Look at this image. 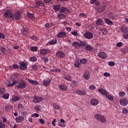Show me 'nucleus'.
Here are the masks:
<instances>
[{
  "label": "nucleus",
  "mask_w": 128,
  "mask_h": 128,
  "mask_svg": "<svg viewBox=\"0 0 128 128\" xmlns=\"http://www.w3.org/2000/svg\"><path fill=\"white\" fill-rule=\"evenodd\" d=\"M22 12L18 11L14 13V14L12 11L7 10L3 14V16L4 18H8V21L10 20L12 22V20H14V18L16 20H18L20 18V16H22Z\"/></svg>",
  "instance_id": "nucleus-1"
},
{
  "label": "nucleus",
  "mask_w": 128,
  "mask_h": 128,
  "mask_svg": "<svg viewBox=\"0 0 128 128\" xmlns=\"http://www.w3.org/2000/svg\"><path fill=\"white\" fill-rule=\"evenodd\" d=\"M94 118L97 120H100L101 122L104 124L106 122V117L102 115H100V114H96L94 115Z\"/></svg>",
  "instance_id": "nucleus-2"
},
{
  "label": "nucleus",
  "mask_w": 128,
  "mask_h": 128,
  "mask_svg": "<svg viewBox=\"0 0 128 128\" xmlns=\"http://www.w3.org/2000/svg\"><path fill=\"white\" fill-rule=\"evenodd\" d=\"M16 86L18 88L24 90V88H26V84L24 80H22L18 82V84L16 85Z\"/></svg>",
  "instance_id": "nucleus-3"
},
{
  "label": "nucleus",
  "mask_w": 128,
  "mask_h": 128,
  "mask_svg": "<svg viewBox=\"0 0 128 128\" xmlns=\"http://www.w3.org/2000/svg\"><path fill=\"white\" fill-rule=\"evenodd\" d=\"M52 82V80L50 78H46L43 80L42 84L44 86H48Z\"/></svg>",
  "instance_id": "nucleus-4"
},
{
  "label": "nucleus",
  "mask_w": 128,
  "mask_h": 128,
  "mask_svg": "<svg viewBox=\"0 0 128 128\" xmlns=\"http://www.w3.org/2000/svg\"><path fill=\"white\" fill-rule=\"evenodd\" d=\"M36 7L37 8H44L46 6V4H44V3L42 1L40 0H36Z\"/></svg>",
  "instance_id": "nucleus-5"
},
{
  "label": "nucleus",
  "mask_w": 128,
  "mask_h": 128,
  "mask_svg": "<svg viewBox=\"0 0 128 128\" xmlns=\"http://www.w3.org/2000/svg\"><path fill=\"white\" fill-rule=\"evenodd\" d=\"M84 38H88V40H92L94 38V34L91 32H86L84 34Z\"/></svg>",
  "instance_id": "nucleus-6"
},
{
  "label": "nucleus",
  "mask_w": 128,
  "mask_h": 128,
  "mask_svg": "<svg viewBox=\"0 0 128 128\" xmlns=\"http://www.w3.org/2000/svg\"><path fill=\"white\" fill-rule=\"evenodd\" d=\"M19 64L20 65V66H19V68L21 70H26L28 68L26 66V63L25 62L22 61L20 62H19Z\"/></svg>",
  "instance_id": "nucleus-7"
},
{
  "label": "nucleus",
  "mask_w": 128,
  "mask_h": 128,
  "mask_svg": "<svg viewBox=\"0 0 128 128\" xmlns=\"http://www.w3.org/2000/svg\"><path fill=\"white\" fill-rule=\"evenodd\" d=\"M98 56H99V58H100L102 60H106V56H108V55L106 52H98Z\"/></svg>",
  "instance_id": "nucleus-8"
},
{
  "label": "nucleus",
  "mask_w": 128,
  "mask_h": 128,
  "mask_svg": "<svg viewBox=\"0 0 128 128\" xmlns=\"http://www.w3.org/2000/svg\"><path fill=\"white\" fill-rule=\"evenodd\" d=\"M56 56L62 60V58H64L66 56V54L62 51H59L56 52Z\"/></svg>",
  "instance_id": "nucleus-9"
},
{
  "label": "nucleus",
  "mask_w": 128,
  "mask_h": 128,
  "mask_svg": "<svg viewBox=\"0 0 128 128\" xmlns=\"http://www.w3.org/2000/svg\"><path fill=\"white\" fill-rule=\"evenodd\" d=\"M40 52L42 56H46V54L50 52V50L48 49H42L40 50Z\"/></svg>",
  "instance_id": "nucleus-10"
},
{
  "label": "nucleus",
  "mask_w": 128,
  "mask_h": 128,
  "mask_svg": "<svg viewBox=\"0 0 128 128\" xmlns=\"http://www.w3.org/2000/svg\"><path fill=\"white\" fill-rule=\"evenodd\" d=\"M42 97H38V96H34V98L32 100L33 102H34L35 104H38V102H40L42 100Z\"/></svg>",
  "instance_id": "nucleus-11"
},
{
  "label": "nucleus",
  "mask_w": 128,
  "mask_h": 128,
  "mask_svg": "<svg viewBox=\"0 0 128 128\" xmlns=\"http://www.w3.org/2000/svg\"><path fill=\"white\" fill-rule=\"evenodd\" d=\"M57 36L59 38H64L66 36V33L64 32H60L57 34Z\"/></svg>",
  "instance_id": "nucleus-12"
},
{
  "label": "nucleus",
  "mask_w": 128,
  "mask_h": 128,
  "mask_svg": "<svg viewBox=\"0 0 128 128\" xmlns=\"http://www.w3.org/2000/svg\"><path fill=\"white\" fill-rule=\"evenodd\" d=\"M120 104L121 106H128V100L125 98H122L120 100Z\"/></svg>",
  "instance_id": "nucleus-13"
},
{
  "label": "nucleus",
  "mask_w": 128,
  "mask_h": 128,
  "mask_svg": "<svg viewBox=\"0 0 128 128\" xmlns=\"http://www.w3.org/2000/svg\"><path fill=\"white\" fill-rule=\"evenodd\" d=\"M90 78V74L88 71H85L84 74V78L86 80H88Z\"/></svg>",
  "instance_id": "nucleus-14"
},
{
  "label": "nucleus",
  "mask_w": 128,
  "mask_h": 128,
  "mask_svg": "<svg viewBox=\"0 0 128 128\" xmlns=\"http://www.w3.org/2000/svg\"><path fill=\"white\" fill-rule=\"evenodd\" d=\"M72 46L75 48H77V49L80 48V42H73L72 44Z\"/></svg>",
  "instance_id": "nucleus-15"
},
{
  "label": "nucleus",
  "mask_w": 128,
  "mask_h": 128,
  "mask_svg": "<svg viewBox=\"0 0 128 128\" xmlns=\"http://www.w3.org/2000/svg\"><path fill=\"white\" fill-rule=\"evenodd\" d=\"M106 6L102 5L98 8L97 10L98 12H102L106 10Z\"/></svg>",
  "instance_id": "nucleus-16"
},
{
  "label": "nucleus",
  "mask_w": 128,
  "mask_h": 128,
  "mask_svg": "<svg viewBox=\"0 0 128 128\" xmlns=\"http://www.w3.org/2000/svg\"><path fill=\"white\" fill-rule=\"evenodd\" d=\"M24 120V118L22 116H18L16 118V121L17 124H20V122H22Z\"/></svg>",
  "instance_id": "nucleus-17"
},
{
  "label": "nucleus",
  "mask_w": 128,
  "mask_h": 128,
  "mask_svg": "<svg viewBox=\"0 0 128 128\" xmlns=\"http://www.w3.org/2000/svg\"><path fill=\"white\" fill-rule=\"evenodd\" d=\"M90 4H94L96 6H98L100 4V2L98 0H90Z\"/></svg>",
  "instance_id": "nucleus-18"
},
{
  "label": "nucleus",
  "mask_w": 128,
  "mask_h": 128,
  "mask_svg": "<svg viewBox=\"0 0 128 128\" xmlns=\"http://www.w3.org/2000/svg\"><path fill=\"white\" fill-rule=\"evenodd\" d=\"M76 94H79V96H85L86 94V92L84 90H77L76 91Z\"/></svg>",
  "instance_id": "nucleus-19"
},
{
  "label": "nucleus",
  "mask_w": 128,
  "mask_h": 128,
  "mask_svg": "<svg viewBox=\"0 0 128 128\" xmlns=\"http://www.w3.org/2000/svg\"><path fill=\"white\" fill-rule=\"evenodd\" d=\"M28 82L29 84H33L34 86H38L40 84V83L38 81L32 79L28 80Z\"/></svg>",
  "instance_id": "nucleus-20"
},
{
  "label": "nucleus",
  "mask_w": 128,
  "mask_h": 128,
  "mask_svg": "<svg viewBox=\"0 0 128 128\" xmlns=\"http://www.w3.org/2000/svg\"><path fill=\"white\" fill-rule=\"evenodd\" d=\"M60 12H65V14H70V10L66 7L60 8Z\"/></svg>",
  "instance_id": "nucleus-21"
},
{
  "label": "nucleus",
  "mask_w": 128,
  "mask_h": 128,
  "mask_svg": "<svg viewBox=\"0 0 128 128\" xmlns=\"http://www.w3.org/2000/svg\"><path fill=\"white\" fill-rule=\"evenodd\" d=\"M90 104L92 106H98V100L96 98H92L90 100Z\"/></svg>",
  "instance_id": "nucleus-22"
},
{
  "label": "nucleus",
  "mask_w": 128,
  "mask_h": 128,
  "mask_svg": "<svg viewBox=\"0 0 128 128\" xmlns=\"http://www.w3.org/2000/svg\"><path fill=\"white\" fill-rule=\"evenodd\" d=\"M96 24L99 26H102L104 24V20L98 18L96 21Z\"/></svg>",
  "instance_id": "nucleus-23"
},
{
  "label": "nucleus",
  "mask_w": 128,
  "mask_h": 128,
  "mask_svg": "<svg viewBox=\"0 0 128 128\" xmlns=\"http://www.w3.org/2000/svg\"><path fill=\"white\" fill-rule=\"evenodd\" d=\"M20 100V98L17 96H13L12 98L11 99L12 102H18Z\"/></svg>",
  "instance_id": "nucleus-24"
},
{
  "label": "nucleus",
  "mask_w": 128,
  "mask_h": 128,
  "mask_svg": "<svg viewBox=\"0 0 128 128\" xmlns=\"http://www.w3.org/2000/svg\"><path fill=\"white\" fill-rule=\"evenodd\" d=\"M59 88L61 90H68V87L64 85V84H61L58 86Z\"/></svg>",
  "instance_id": "nucleus-25"
},
{
  "label": "nucleus",
  "mask_w": 128,
  "mask_h": 128,
  "mask_svg": "<svg viewBox=\"0 0 128 128\" xmlns=\"http://www.w3.org/2000/svg\"><path fill=\"white\" fill-rule=\"evenodd\" d=\"M121 32H128V27L126 26H123L120 28Z\"/></svg>",
  "instance_id": "nucleus-26"
},
{
  "label": "nucleus",
  "mask_w": 128,
  "mask_h": 128,
  "mask_svg": "<svg viewBox=\"0 0 128 128\" xmlns=\"http://www.w3.org/2000/svg\"><path fill=\"white\" fill-rule=\"evenodd\" d=\"M99 34L100 36H104L106 34V30L104 28L100 29L99 30Z\"/></svg>",
  "instance_id": "nucleus-27"
},
{
  "label": "nucleus",
  "mask_w": 128,
  "mask_h": 128,
  "mask_svg": "<svg viewBox=\"0 0 128 128\" xmlns=\"http://www.w3.org/2000/svg\"><path fill=\"white\" fill-rule=\"evenodd\" d=\"M63 78H64V80L68 82H72V77L69 75L66 74L63 76Z\"/></svg>",
  "instance_id": "nucleus-28"
},
{
  "label": "nucleus",
  "mask_w": 128,
  "mask_h": 128,
  "mask_svg": "<svg viewBox=\"0 0 128 128\" xmlns=\"http://www.w3.org/2000/svg\"><path fill=\"white\" fill-rule=\"evenodd\" d=\"M10 70H18V66L16 64H14L11 66H9Z\"/></svg>",
  "instance_id": "nucleus-29"
},
{
  "label": "nucleus",
  "mask_w": 128,
  "mask_h": 128,
  "mask_svg": "<svg viewBox=\"0 0 128 128\" xmlns=\"http://www.w3.org/2000/svg\"><path fill=\"white\" fill-rule=\"evenodd\" d=\"M104 20L106 24L108 26H112L114 24V22H112V21L110 20V19L108 18H105Z\"/></svg>",
  "instance_id": "nucleus-30"
},
{
  "label": "nucleus",
  "mask_w": 128,
  "mask_h": 128,
  "mask_svg": "<svg viewBox=\"0 0 128 128\" xmlns=\"http://www.w3.org/2000/svg\"><path fill=\"white\" fill-rule=\"evenodd\" d=\"M108 18L110 20H114V18H116V15L111 12L108 14Z\"/></svg>",
  "instance_id": "nucleus-31"
},
{
  "label": "nucleus",
  "mask_w": 128,
  "mask_h": 128,
  "mask_svg": "<svg viewBox=\"0 0 128 128\" xmlns=\"http://www.w3.org/2000/svg\"><path fill=\"white\" fill-rule=\"evenodd\" d=\"M53 9L54 10V12H59L60 10V6L54 5L53 7Z\"/></svg>",
  "instance_id": "nucleus-32"
},
{
  "label": "nucleus",
  "mask_w": 128,
  "mask_h": 128,
  "mask_svg": "<svg viewBox=\"0 0 128 128\" xmlns=\"http://www.w3.org/2000/svg\"><path fill=\"white\" fill-rule=\"evenodd\" d=\"M58 42V40L56 38H53L52 40H50L48 42L50 44H56V43Z\"/></svg>",
  "instance_id": "nucleus-33"
},
{
  "label": "nucleus",
  "mask_w": 128,
  "mask_h": 128,
  "mask_svg": "<svg viewBox=\"0 0 128 128\" xmlns=\"http://www.w3.org/2000/svg\"><path fill=\"white\" fill-rule=\"evenodd\" d=\"M6 54V48L4 46L0 47V54Z\"/></svg>",
  "instance_id": "nucleus-34"
},
{
  "label": "nucleus",
  "mask_w": 128,
  "mask_h": 128,
  "mask_svg": "<svg viewBox=\"0 0 128 128\" xmlns=\"http://www.w3.org/2000/svg\"><path fill=\"white\" fill-rule=\"evenodd\" d=\"M58 20H64L66 18V15L62 14H60L58 15Z\"/></svg>",
  "instance_id": "nucleus-35"
},
{
  "label": "nucleus",
  "mask_w": 128,
  "mask_h": 128,
  "mask_svg": "<svg viewBox=\"0 0 128 128\" xmlns=\"http://www.w3.org/2000/svg\"><path fill=\"white\" fill-rule=\"evenodd\" d=\"M27 16L28 18H30V20H34V15L28 12L27 14Z\"/></svg>",
  "instance_id": "nucleus-36"
},
{
  "label": "nucleus",
  "mask_w": 128,
  "mask_h": 128,
  "mask_svg": "<svg viewBox=\"0 0 128 128\" xmlns=\"http://www.w3.org/2000/svg\"><path fill=\"white\" fill-rule=\"evenodd\" d=\"M80 64H88V59L82 58L80 60Z\"/></svg>",
  "instance_id": "nucleus-37"
},
{
  "label": "nucleus",
  "mask_w": 128,
  "mask_h": 128,
  "mask_svg": "<svg viewBox=\"0 0 128 128\" xmlns=\"http://www.w3.org/2000/svg\"><path fill=\"white\" fill-rule=\"evenodd\" d=\"M121 52H122V54H128V48L126 47L124 48H122L121 50Z\"/></svg>",
  "instance_id": "nucleus-38"
},
{
  "label": "nucleus",
  "mask_w": 128,
  "mask_h": 128,
  "mask_svg": "<svg viewBox=\"0 0 128 128\" xmlns=\"http://www.w3.org/2000/svg\"><path fill=\"white\" fill-rule=\"evenodd\" d=\"M80 48H84L86 46V42L85 41H80Z\"/></svg>",
  "instance_id": "nucleus-39"
},
{
  "label": "nucleus",
  "mask_w": 128,
  "mask_h": 128,
  "mask_svg": "<svg viewBox=\"0 0 128 128\" xmlns=\"http://www.w3.org/2000/svg\"><path fill=\"white\" fill-rule=\"evenodd\" d=\"M99 92H100V94H104V96H106V94H108L106 91V90H104L103 88L99 89Z\"/></svg>",
  "instance_id": "nucleus-40"
},
{
  "label": "nucleus",
  "mask_w": 128,
  "mask_h": 128,
  "mask_svg": "<svg viewBox=\"0 0 128 128\" xmlns=\"http://www.w3.org/2000/svg\"><path fill=\"white\" fill-rule=\"evenodd\" d=\"M85 50H88V52H91V50H92V46L90 45H87L85 46Z\"/></svg>",
  "instance_id": "nucleus-41"
},
{
  "label": "nucleus",
  "mask_w": 128,
  "mask_h": 128,
  "mask_svg": "<svg viewBox=\"0 0 128 128\" xmlns=\"http://www.w3.org/2000/svg\"><path fill=\"white\" fill-rule=\"evenodd\" d=\"M28 32V28H24L23 29L21 30V32H22L23 34H26Z\"/></svg>",
  "instance_id": "nucleus-42"
},
{
  "label": "nucleus",
  "mask_w": 128,
  "mask_h": 128,
  "mask_svg": "<svg viewBox=\"0 0 128 128\" xmlns=\"http://www.w3.org/2000/svg\"><path fill=\"white\" fill-rule=\"evenodd\" d=\"M74 66H76V68H80V62L78 60H77L75 62Z\"/></svg>",
  "instance_id": "nucleus-43"
},
{
  "label": "nucleus",
  "mask_w": 128,
  "mask_h": 128,
  "mask_svg": "<svg viewBox=\"0 0 128 128\" xmlns=\"http://www.w3.org/2000/svg\"><path fill=\"white\" fill-rule=\"evenodd\" d=\"M52 106L55 110H60V107L58 104H52Z\"/></svg>",
  "instance_id": "nucleus-44"
},
{
  "label": "nucleus",
  "mask_w": 128,
  "mask_h": 128,
  "mask_svg": "<svg viewBox=\"0 0 128 128\" xmlns=\"http://www.w3.org/2000/svg\"><path fill=\"white\" fill-rule=\"evenodd\" d=\"M30 60L32 62H36L38 60V58H36V57L32 56L30 58Z\"/></svg>",
  "instance_id": "nucleus-45"
},
{
  "label": "nucleus",
  "mask_w": 128,
  "mask_h": 128,
  "mask_svg": "<svg viewBox=\"0 0 128 128\" xmlns=\"http://www.w3.org/2000/svg\"><path fill=\"white\" fill-rule=\"evenodd\" d=\"M2 98H3L4 100H8V98H10V94L8 93L4 94V95L2 96Z\"/></svg>",
  "instance_id": "nucleus-46"
},
{
  "label": "nucleus",
  "mask_w": 128,
  "mask_h": 128,
  "mask_svg": "<svg viewBox=\"0 0 128 128\" xmlns=\"http://www.w3.org/2000/svg\"><path fill=\"white\" fill-rule=\"evenodd\" d=\"M41 58L44 60V64L48 62V58L46 56H41Z\"/></svg>",
  "instance_id": "nucleus-47"
},
{
  "label": "nucleus",
  "mask_w": 128,
  "mask_h": 128,
  "mask_svg": "<svg viewBox=\"0 0 128 128\" xmlns=\"http://www.w3.org/2000/svg\"><path fill=\"white\" fill-rule=\"evenodd\" d=\"M10 78L12 80H18V76L12 74V76H11Z\"/></svg>",
  "instance_id": "nucleus-48"
},
{
  "label": "nucleus",
  "mask_w": 128,
  "mask_h": 128,
  "mask_svg": "<svg viewBox=\"0 0 128 128\" xmlns=\"http://www.w3.org/2000/svg\"><path fill=\"white\" fill-rule=\"evenodd\" d=\"M12 106L10 105H8V106H5V110H6V112H9L10 110H11Z\"/></svg>",
  "instance_id": "nucleus-49"
},
{
  "label": "nucleus",
  "mask_w": 128,
  "mask_h": 128,
  "mask_svg": "<svg viewBox=\"0 0 128 128\" xmlns=\"http://www.w3.org/2000/svg\"><path fill=\"white\" fill-rule=\"evenodd\" d=\"M106 96V98H108V100H114V98H112V96L110 94H108V93Z\"/></svg>",
  "instance_id": "nucleus-50"
},
{
  "label": "nucleus",
  "mask_w": 128,
  "mask_h": 128,
  "mask_svg": "<svg viewBox=\"0 0 128 128\" xmlns=\"http://www.w3.org/2000/svg\"><path fill=\"white\" fill-rule=\"evenodd\" d=\"M122 114H128V110L126 108H123L122 110Z\"/></svg>",
  "instance_id": "nucleus-51"
},
{
  "label": "nucleus",
  "mask_w": 128,
  "mask_h": 128,
  "mask_svg": "<svg viewBox=\"0 0 128 128\" xmlns=\"http://www.w3.org/2000/svg\"><path fill=\"white\" fill-rule=\"evenodd\" d=\"M58 126H61V128H66V124H63V123L62 124V122H59L58 123Z\"/></svg>",
  "instance_id": "nucleus-52"
},
{
  "label": "nucleus",
  "mask_w": 128,
  "mask_h": 128,
  "mask_svg": "<svg viewBox=\"0 0 128 128\" xmlns=\"http://www.w3.org/2000/svg\"><path fill=\"white\" fill-rule=\"evenodd\" d=\"M108 64L110 66H114V61H110L108 62Z\"/></svg>",
  "instance_id": "nucleus-53"
},
{
  "label": "nucleus",
  "mask_w": 128,
  "mask_h": 128,
  "mask_svg": "<svg viewBox=\"0 0 128 128\" xmlns=\"http://www.w3.org/2000/svg\"><path fill=\"white\" fill-rule=\"evenodd\" d=\"M79 16L80 18H86V14H85L84 13H80L79 14Z\"/></svg>",
  "instance_id": "nucleus-54"
},
{
  "label": "nucleus",
  "mask_w": 128,
  "mask_h": 128,
  "mask_svg": "<svg viewBox=\"0 0 128 128\" xmlns=\"http://www.w3.org/2000/svg\"><path fill=\"white\" fill-rule=\"evenodd\" d=\"M118 94L120 96H126V92H120L118 93Z\"/></svg>",
  "instance_id": "nucleus-55"
},
{
  "label": "nucleus",
  "mask_w": 128,
  "mask_h": 128,
  "mask_svg": "<svg viewBox=\"0 0 128 128\" xmlns=\"http://www.w3.org/2000/svg\"><path fill=\"white\" fill-rule=\"evenodd\" d=\"M38 66L36 64H34L32 66V68L33 70H38Z\"/></svg>",
  "instance_id": "nucleus-56"
},
{
  "label": "nucleus",
  "mask_w": 128,
  "mask_h": 128,
  "mask_svg": "<svg viewBox=\"0 0 128 128\" xmlns=\"http://www.w3.org/2000/svg\"><path fill=\"white\" fill-rule=\"evenodd\" d=\"M30 50L32 52H36V50H38V47L36 46L31 47Z\"/></svg>",
  "instance_id": "nucleus-57"
},
{
  "label": "nucleus",
  "mask_w": 128,
  "mask_h": 128,
  "mask_svg": "<svg viewBox=\"0 0 128 128\" xmlns=\"http://www.w3.org/2000/svg\"><path fill=\"white\" fill-rule=\"evenodd\" d=\"M54 72H60V68H56V69L53 70Z\"/></svg>",
  "instance_id": "nucleus-58"
},
{
  "label": "nucleus",
  "mask_w": 128,
  "mask_h": 128,
  "mask_svg": "<svg viewBox=\"0 0 128 128\" xmlns=\"http://www.w3.org/2000/svg\"><path fill=\"white\" fill-rule=\"evenodd\" d=\"M0 38H2V40H4L6 38V36L2 33H0Z\"/></svg>",
  "instance_id": "nucleus-59"
},
{
  "label": "nucleus",
  "mask_w": 128,
  "mask_h": 128,
  "mask_svg": "<svg viewBox=\"0 0 128 128\" xmlns=\"http://www.w3.org/2000/svg\"><path fill=\"white\" fill-rule=\"evenodd\" d=\"M123 37L126 39V40H128V33H124L123 34Z\"/></svg>",
  "instance_id": "nucleus-60"
},
{
  "label": "nucleus",
  "mask_w": 128,
  "mask_h": 128,
  "mask_svg": "<svg viewBox=\"0 0 128 128\" xmlns=\"http://www.w3.org/2000/svg\"><path fill=\"white\" fill-rule=\"evenodd\" d=\"M40 106H35L34 108L36 112H38V110H40Z\"/></svg>",
  "instance_id": "nucleus-61"
},
{
  "label": "nucleus",
  "mask_w": 128,
  "mask_h": 128,
  "mask_svg": "<svg viewBox=\"0 0 128 128\" xmlns=\"http://www.w3.org/2000/svg\"><path fill=\"white\" fill-rule=\"evenodd\" d=\"M103 74L104 76H106V78H108V76H110V74L108 72H104Z\"/></svg>",
  "instance_id": "nucleus-62"
},
{
  "label": "nucleus",
  "mask_w": 128,
  "mask_h": 128,
  "mask_svg": "<svg viewBox=\"0 0 128 128\" xmlns=\"http://www.w3.org/2000/svg\"><path fill=\"white\" fill-rule=\"evenodd\" d=\"M90 90H96V86H94V85H91L90 86Z\"/></svg>",
  "instance_id": "nucleus-63"
},
{
  "label": "nucleus",
  "mask_w": 128,
  "mask_h": 128,
  "mask_svg": "<svg viewBox=\"0 0 128 128\" xmlns=\"http://www.w3.org/2000/svg\"><path fill=\"white\" fill-rule=\"evenodd\" d=\"M30 38H31V40H35V42H36V40L38 38H36V36H31Z\"/></svg>",
  "instance_id": "nucleus-64"
}]
</instances>
